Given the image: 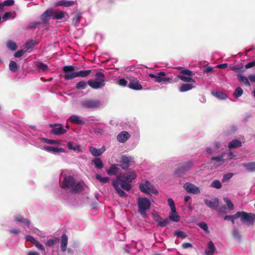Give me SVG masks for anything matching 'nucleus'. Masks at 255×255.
<instances>
[{
	"label": "nucleus",
	"instance_id": "f257e3e1",
	"mask_svg": "<svg viewBox=\"0 0 255 255\" xmlns=\"http://www.w3.org/2000/svg\"><path fill=\"white\" fill-rule=\"evenodd\" d=\"M130 183V182H128L125 179L121 178V175H118L115 179L113 180L112 184L120 197H127L128 196L127 194L121 189L120 185L124 190L129 191L131 188V185Z\"/></svg>",
	"mask_w": 255,
	"mask_h": 255
},
{
	"label": "nucleus",
	"instance_id": "f03ea898",
	"mask_svg": "<svg viewBox=\"0 0 255 255\" xmlns=\"http://www.w3.org/2000/svg\"><path fill=\"white\" fill-rule=\"evenodd\" d=\"M61 187L64 189H71L72 193L76 194L83 190V184L75 181L71 176H66L64 178Z\"/></svg>",
	"mask_w": 255,
	"mask_h": 255
},
{
	"label": "nucleus",
	"instance_id": "7ed1b4c3",
	"mask_svg": "<svg viewBox=\"0 0 255 255\" xmlns=\"http://www.w3.org/2000/svg\"><path fill=\"white\" fill-rule=\"evenodd\" d=\"M96 78L93 79H90L88 81L87 84L92 89H98L102 88L105 85V76L104 74L100 72H97L95 73Z\"/></svg>",
	"mask_w": 255,
	"mask_h": 255
},
{
	"label": "nucleus",
	"instance_id": "20e7f679",
	"mask_svg": "<svg viewBox=\"0 0 255 255\" xmlns=\"http://www.w3.org/2000/svg\"><path fill=\"white\" fill-rule=\"evenodd\" d=\"M138 212L143 217L146 215V211L150 208V200L146 198H138L137 201Z\"/></svg>",
	"mask_w": 255,
	"mask_h": 255
},
{
	"label": "nucleus",
	"instance_id": "39448f33",
	"mask_svg": "<svg viewBox=\"0 0 255 255\" xmlns=\"http://www.w3.org/2000/svg\"><path fill=\"white\" fill-rule=\"evenodd\" d=\"M166 73L164 72H160L157 73L156 75L153 74H150L149 75V76L150 78H154V81L158 83H171L172 82V79L166 77Z\"/></svg>",
	"mask_w": 255,
	"mask_h": 255
},
{
	"label": "nucleus",
	"instance_id": "423d86ee",
	"mask_svg": "<svg viewBox=\"0 0 255 255\" xmlns=\"http://www.w3.org/2000/svg\"><path fill=\"white\" fill-rule=\"evenodd\" d=\"M81 105L84 108L97 109L100 107L101 102L99 100L87 99L83 101Z\"/></svg>",
	"mask_w": 255,
	"mask_h": 255
},
{
	"label": "nucleus",
	"instance_id": "0eeeda50",
	"mask_svg": "<svg viewBox=\"0 0 255 255\" xmlns=\"http://www.w3.org/2000/svg\"><path fill=\"white\" fill-rule=\"evenodd\" d=\"M75 68L72 65L65 66L63 67V71L65 73L64 77L65 80H69L76 77V72H74Z\"/></svg>",
	"mask_w": 255,
	"mask_h": 255
},
{
	"label": "nucleus",
	"instance_id": "6e6552de",
	"mask_svg": "<svg viewBox=\"0 0 255 255\" xmlns=\"http://www.w3.org/2000/svg\"><path fill=\"white\" fill-rule=\"evenodd\" d=\"M240 214V217H241V221L242 222H246L249 224L253 223L255 219V214L254 213H248L244 211L240 212L238 211Z\"/></svg>",
	"mask_w": 255,
	"mask_h": 255
},
{
	"label": "nucleus",
	"instance_id": "1a4fd4ad",
	"mask_svg": "<svg viewBox=\"0 0 255 255\" xmlns=\"http://www.w3.org/2000/svg\"><path fill=\"white\" fill-rule=\"evenodd\" d=\"M49 127L53 128L50 130V133L56 135H60L63 134L66 132L61 125L60 124H50Z\"/></svg>",
	"mask_w": 255,
	"mask_h": 255
},
{
	"label": "nucleus",
	"instance_id": "9d476101",
	"mask_svg": "<svg viewBox=\"0 0 255 255\" xmlns=\"http://www.w3.org/2000/svg\"><path fill=\"white\" fill-rule=\"evenodd\" d=\"M149 184V182L148 181H146L145 184H140L139 185V189L143 193L150 194L153 193L155 194H157L158 192L156 189L154 188H151L148 186Z\"/></svg>",
	"mask_w": 255,
	"mask_h": 255
},
{
	"label": "nucleus",
	"instance_id": "9b49d317",
	"mask_svg": "<svg viewBox=\"0 0 255 255\" xmlns=\"http://www.w3.org/2000/svg\"><path fill=\"white\" fill-rule=\"evenodd\" d=\"M183 187L188 193L194 194H198L200 193L199 188L192 183H186Z\"/></svg>",
	"mask_w": 255,
	"mask_h": 255
},
{
	"label": "nucleus",
	"instance_id": "f8f14e48",
	"mask_svg": "<svg viewBox=\"0 0 255 255\" xmlns=\"http://www.w3.org/2000/svg\"><path fill=\"white\" fill-rule=\"evenodd\" d=\"M128 87L129 88L134 90H140L142 89V86L139 83L137 78L130 79Z\"/></svg>",
	"mask_w": 255,
	"mask_h": 255
},
{
	"label": "nucleus",
	"instance_id": "ddd939ff",
	"mask_svg": "<svg viewBox=\"0 0 255 255\" xmlns=\"http://www.w3.org/2000/svg\"><path fill=\"white\" fill-rule=\"evenodd\" d=\"M192 165V163L190 162L186 163L184 165L178 168L175 171V174L178 176H181L185 172L187 171Z\"/></svg>",
	"mask_w": 255,
	"mask_h": 255
},
{
	"label": "nucleus",
	"instance_id": "4468645a",
	"mask_svg": "<svg viewBox=\"0 0 255 255\" xmlns=\"http://www.w3.org/2000/svg\"><path fill=\"white\" fill-rule=\"evenodd\" d=\"M54 13V10L52 9H48L44 12H43L41 15V19L42 21L46 23L49 21V17H52Z\"/></svg>",
	"mask_w": 255,
	"mask_h": 255
},
{
	"label": "nucleus",
	"instance_id": "2eb2a0df",
	"mask_svg": "<svg viewBox=\"0 0 255 255\" xmlns=\"http://www.w3.org/2000/svg\"><path fill=\"white\" fill-rule=\"evenodd\" d=\"M205 204L212 209H217L219 205V199L215 198L213 201H210L208 199L204 200Z\"/></svg>",
	"mask_w": 255,
	"mask_h": 255
},
{
	"label": "nucleus",
	"instance_id": "dca6fc26",
	"mask_svg": "<svg viewBox=\"0 0 255 255\" xmlns=\"http://www.w3.org/2000/svg\"><path fill=\"white\" fill-rule=\"evenodd\" d=\"M132 158L131 157H128L126 155H122L121 157V162L122 163V168L124 170H126L129 165V163L132 160Z\"/></svg>",
	"mask_w": 255,
	"mask_h": 255
},
{
	"label": "nucleus",
	"instance_id": "f3484780",
	"mask_svg": "<svg viewBox=\"0 0 255 255\" xmlns=\"http://www.w3.org/2000/svg\"><path fill=\"white\" fill-rule=\"evenodd\" d=\"M130 134L128 132L123 131L117 135V138L118 141L124 143L130 137Z\"/></svg>",
	"mask_w": 255,
	"mask_h": 255
},
{
	"label": "nucleus",
	"instance_id": "a211bd4d",
	"mask_svg": "<svg viewBox=\"0 0 255 255\" xmlns=\"http://www.w3.org/2000/svg\"><path fill=\"white\" fill-rule=\"evenodd\" d=\"M106 150V148L105 146H102L100 149H97L95 147H90V151L91 153L95 157H98L100 156L103 154V153Z\"/></svg>",
	"mask_w": 255,
	"mask_h": 255
},
{
	"label": "nucleus",
	"instance_id": "6ab92c4d",
	"mask_svg": "<svg viewBox=\"0 0 255 255\" xmlns=\"http://www.w3.org/2000/svg\"><path fill=\"white\" fill-rule=\"evenodd\" d=\"M14 221L16 223H22L29 227L30 224V221L27 218H24L20 215L14 217Z\"/></svg>",
	"mask_w": 255,
	"mask_h": 255
},
{
	"label": "nucleus",
	"instance_id": "aec40b11",
	"mask_svg": "<svg viewBox=\"0 0 255 255\" xmlns=\"http://www.w3.org/2000/svg\"><path fill=\"white\" fill-rule=\"evenodd\" d=\"M119 175H121V178L125 179L128 182H131L136 177V175L134 172H128L126 175L120 174Z\"/></svg>",
	"mask_w": 255,
	"mask_h": 255
},
{
	"label": "nucleus",
	"instance_id": "412c9836",
	"mask_svg": "<svg viewBox=\"0 0 255 255\" xmlns=\"http://www.w3.org/2000/svg\"><path fill=\"white\" fill-rule=\"evenodd\" d=\"M68 236L66 234L62 235L61 241V249L63 252H65L68 244Z\"/></svg>",
	"mask_w": 255,
	"mask_h": 255
},
{
	"label": "nucleus",
	"instance_id": "4be33fe9",
	"mask_svg": "<svg viewBox=\"0 0 255 255\" xmlns=\"http://www.w3.org/2000/svg\"><path fill=\"white\" fill-rule=\"evenodd\" d=\"M43 149L48 152L52 153L64 152L65 151V150L62 148H57L50 146H45Z\"/></svg>",
	"mask_w": 255,
	"mask_h": 255
},
{
	"label": "nucleus",
	"instance_id": "5701e85b",
	"mask_svg": "<svg viewBox=\"0 0 255 255\" xmlns=\"http://www.w3.org/2000/svg\"><path fill=\"white\" fill-rule=\"evenodd\" d=\"M35 66L38 72H47L49 70L48 66L42 62H37Z\"/></svg>",
	"mask_w": 255,
	"mask_h": 255
},
{
	"label": "nucleus",
	"instance_id": "b1692460",
	"mask_svg": "<svg viewBox=\"0 0 255 255\" xmlns=\"http://www.w3.org/2000/svg\"><path fill=\"white\" fill-rule=\"evenodd\" d=\"M69 121L74 124L83 125L84 122L81 120V118L77 115H72L69 118Z\"/></svg>",
	"mask_w": 255,
	"mask_h": 255
},
{
	"label": "nucleus",
	"instance_id": "393cba45",
	"mask_svg": "<svg viewBox=\"0 0 255 255\" xmlns=\"http://www.w3.org/2000/svg\"><path fill=\"white\" fill-rule=\"evenodd\" d=\"M155 221L157 223L158 226L164 227L169 224L170 219H169V218L163 219L159 217L155 220Z\"/></svg>",
	"mask_w": 255,
	"mask_h": 255
},
{
	"label": "nucleus",
	"instance_id": "a878e982",
	"mask_svg": "<svg viewBox=\"0 0 255 255\" xmlns=\"http://www.w3.org/2000/svg\"><path fill=\"white\" fill-rule=\"evenodd\" d=\"M242 145V142L240 140L234 139L229 143L228 147L230 149H232L241 147Z\"/></svg>",
	"mask_w": 255,
	"mask_h": 255
},
{
	"label": "nucleus",
	"instance_id": "bb28decb",
	"mask_svg": "<svg viewBox=\"0 0 255 255\" xmlns=\"http://www.w3.org/2000/svg\"><path fill=\"white\" fill-rule=\"evenodd\" d=\"M243 166L250 172H255V162H248L243 164Z\"/></svg>",
	"mask_w": 255,
	"mask_h": 255
},
{
	"label": "nucleus",
	"instance_id": "cd10ccee",
	"mask_svg": "<svg viewBox=\"0 0 255 255\" xmlns=\"http://www.w3.org/2000/svg\"><path fill=\"white\" fill-rule=\"evenodd\" d=\"M118 165L112 164L107 171V174L109 175H116L118 173Z\"/></svg>",
	"mask_w": 255,
	"mask_h": 255
},
{
	"label": "nucleus",
	"instance_id": "c85d7f7f",
	"mask_svg": "<svg viewBox=\"0 0 255 255\" xmlns=\"http://www.w3.org/2000/svg\"><path fill=\"white\" fill-rule=\"evenodd\" d=\"M95 71L94 70L90 69L84 71H79L76 72V77H86L88 76L92 71Z\"/></svg>",
	"mask_w": 255,
	"mask_h": 255
},
{
	"label": "nucleus",
	"instance_id": "c756f323",
	"mask_svg": "<svg viewBox=\"0 0 255 255\" xmlns=\"http://www.w3.org/2000/svg\"><path fill=\"white\" fill-rule=\"evenodd\" d=\"M194 86L191 84H182L179 87V91L181 92H185L192 89Z\"/></svg>",
	"mask_w": 255,
	"mask_h": 255
},
{
	"label": "nucleus",
	"instance_id": "7c9ffc66",
	"mask_svg": "<svg viewBox=\"0 0 255 255\" xmlns=\"http://www.w3.org/2000/svg\"><path fill=\"white\" fill-rule=\"evenodd\" d=\"M215 247L212 241H210L208 243L207 250L205 251L207 255L210 254H213L215 252Z\"/></svg>",
	"mask_w": 255,
	"mask_h": 255
},
{
	"label": "nucleus",
	"instance_id": "2f4dec72",
	"mask_svg": "<svg viewBox=\"0 0 255 255\" xmlns=\"http://www.w3.org/2000/svg\"><path fill=\"white\" fill-rule=\"evenodd\" d=\"M59 242V239L57 237H53L47 241L45 245L48 247H52L57 244Z\"/></svg>",
	"mask_w": 255,
	"mask_h": 255
},
{
	"label": "nucleus",
	"instance_id": "473e14b6",
	"mask_svg": "<svg viewBox=\"0 0 255 255\" xmlns=\"http://www.w3.org/2000/svg\"><path fill=\"white\" fill-rule=\"evenodd\" d=\"M93 163H94L95 166L97 169H101L104 167V164L102 160L99 158H95L93 161Z\"/></svg>",
	"mask_w": 255,
	"mask_h": 255
},
{
	"label": "nucleus",
	"instance_id": "72a5a7b5",
	"mask_svg": "<svg viewBox=\"0 0 255 255\" xmlns=\"http://www.w3.org/2000/svg\"><path fill=\"white\" fill-rule=\"evenodd\" d=\"M212 94L217 98L221 100H225L227 98V95L222 92H212Z\"/></svg>",
	"mask_w": 255,
	"mask_h": 255
},
{
	"label": "nucleus",
	"instance_id": "f704fd0d",
	"mask_svg": "<svg viewBox=\"0 0 255 255\" xmlns=\"http://www.w3.org/2000/svg\"><path fill=\"white\" fill-rule=\"evenodd\" d=\"M65 14V13L62 11H54V15L52 16V19H61L64 17Z\"/></svg>",
	"mask_w": 255,
	"mask_h": 255
},
{
	"label": "nucleus",
	"instance_id": "c9c22d12",
	"mask_svg": "<svg viewBox=\"0 0 255 255\" xmlns=\"http://www.w3.org/2000/svg\"><path fill=\"white\" fill-rule=\"evenodd\" d=\"M237 77L240 82L243 83L246 86H251V84L249 81L248 78H247L246 76L242 75L241 74H239L237 75Z\"/></svg>",
	"mask_w": 255,
	"mask_h": 255
},
{
	"label": "nucleus",
	"instance_id": "e433bc0d",
	"mask_svg": "<svg viewBox=\"0 0 255 255\" xmlns=\"http://www.w3.org/2000/svg\"><path fill=\"white\" fill-rule=\"evenodd\" d=\"M240 214L237 212L235 215H226L224 217V220H230L232 224H234V221L235 219H237L240 217Z\"/></svg>",
	"mask_w": 255,
	"mask_h": 255
},
{
	"label": "nucleus",
	"instance_id": "4c0bfd02",
	"mask_svg": "<svg viewBox=\"0 0 255 255\" xmlns=\"http://www.w3.org/2000/svg\"><path fill=\"white\" fill-rule=\"evenodd\" d=\"M68 147L69 149L73 150L74 151L77 150L81 151L80 146L78 144H74L72 142H69L67 144Z\"/></svg>",
	"mask_w": 255,
	"mask_h": 255
},
{
	"label": "nucleus",
	"instance_id": "58836bf2",
	"mask_svg": "<svg viewBox=\"0 0 255 255\" xmlns=\"http://www.w3.org/2000/svg\"><path fill=\"white\" fill-rule=\"evenodd\" d=\"M6 46L8 49L14 51L17 49V45L15 42L12 40H8L6 43Z\"/></svg>",
	"mask_w": 255,
	"mask_h": 255
},
{
	"label": "nucleus",
	"instance_id": "ea45409f",
	"mask_svg": "<svg viewBox=\"0 0 255 255\" xmlns=\"http://www.w3.org/2000/svg\"><path fill=\"white\" fill-rule=\"evenodd\" d=\"M96 178L103 184L109 182L110 179L109 177H102L101 175L99 174L96 175Z\"/></svg>",
	"mask_w": 255,
	"mask_h": 255
},
{
	"label": "nucleus",
	"instance_id": "a19ab883",
	"mask_svg": "<svg viewBox=\"0 0 255 255\" xmlns=\"http://www.w3.org/2000/svg\"><path fill=\"white\" fill-rule=\"evenodd\" d=\"M82 18V14L81 13H78L75 17L72 18V23L75 25H77L80 23V20Z\"/></svg>",
	"mask_w": 255,
	"mask_h": 255
},
{
	"label": "nucleus",
	"instance_id": "79ce46f5",
	"mask_svg": "<svg viewBox=\"0 0 255 255\" xmlns=\"http://www.w3.org/2000/svg\"><path fill=\"white\" fill-rule=\"evenodd\" d=\"M87 86V84L85 81H81L76 84V88L78 90H83L86 89Z\"/></svg>",
	"mask_w": 255,
	"mask_h": 255
},
{
	"label": "nucleus",
	"instance_id": "37998d69",
	"mask_svg": "<svg viewBox=\"0 0 255 255\" xmlns=\"http://www.w3.org/2000/svg\"><path fill=\"white\" fill-rule=\"evenodd\" d=\"M9 68L11 72H15L18 70V65L15 62L11 61L9 64Z\"/></svg>",
	"mask_w": 255,
	"mask_h": 255
},
{
	"label": "nucleus",
	"instance_id": "c03bdc74",
	"mask_svg": "<svg viewBox=\"0 0 255 255\" xmlns=\"http://www.w3.org/2000/svg\"><path fill=\"white\" fill-rule=\"evenodd\" d=\"M243 94V90L240 87L236 88L233 96L234 97L237 98L241 97Z\"/></svg>",
	"mask_w": 255,
	"mask_h": 255
},
{
	"label": "nucleus",
	"instance_id": "a18cd8bd",
	"mask_svg": "<svg viewBox=\"0 0 255 255\" xmlns=\"http://www.w3.org/2000/svg\"><path fill=\"white\" fill-rule=\"evenodd\" d=\"M38 43L34 40H28L25 43V48L27 50L32 48L35 45L37 44Z\"/></svg>",
	"mask_w": 255,
	"mask_h": 255
},
{
	"label": "nucleus",
	"instance_id": "49530a36",
	"mask_svg": "<svg viewBox=\"0 0 255 255\" xmlns=\"http://www.w3.org/2000/svg\"><path fill=\"white\" fill-rule=\"evenodd\" d=\"M197 225L201 228L203 230L205 231L206 233H209V231L208 229V227L207 224L203 222L198 223Z\"/></svg>",
	"mask_w": 255,
	"mask_h": 255
},
{
	"label": "nucleus",
	"instance_id": "de8ad7c7",
	"mask_svg": "<svg viewBox=\"0 0 255 255\" xmlns=\"http://www.w3.org/2000/svg\"><path fill=\"white\" fill-rule=\"evenodd\" d=\"M178 78L184 82H195V80L190 77L178 75Z\"/></svg>",
	"mask_w": 255,
	"mask_h": 255
},
{
	"label": "nucleus",
	"instance_id": "09e8293b",
	"mask_svg": "<svg viewBox=\"0 0 255 255\" xmlns=\"http://www.w3.org/2000/svg\"><path fill=\"white\" fill-rule=\"evenodd\" d=\"M174 235L177 237L181 238L182 239L186 238L187 237V235L185 232L179 230H176L174 232Z\"/></svg>",
	"mask_w": 255,
	"mask_h": 255
},
{
	"label": "nucleus",
	"instance_id": "8fccbe9b",
	"mask_svg": "<svg viewBox=\"0 0 255 255\" xmlns=\"http://www.w3.org/2000/svg\"><path fill=\"white\" fill-rule=\"evenodd\" d=\"M211 186L216 189H220L222 187V184L219 180H216L212 182Z\"/></svg>",
	"mask_w": 255,
	"mask_h": 255
},
{
	"label": "nucleus",
	"instance_id": "3c124183",
	"mask_svg": "<svg viewBox=\"0 0 255 255\" xmlns=\"http://www.w3.org/2000/svg\"><path fill=\"white\" fill-rule=\"evenodd\" d=\"M169 219H170V221L177 222L180 220V216L177 214H170Z\"/></svg>",
	"mask_w": 255,
	"mask_h": 255
},
{
	"label": "nucleus",
	"instance_id": "603ef678",
	"mask_svg": "<svg viewBox=\"0 0 255 255\" xmlns=\"http://www.w3.org/2000/svg\"><path fill=\"white\" fill-rule=\"evenodd\" d=\"M43 141H44V142H45L47 144H58V145H59L60 144L59 141L57 140L49 139L48 138H44Z\"/></svg>",
	"mask_w": 255,
	"mask_h": 255
},
{
	"label": "nucleus",
	"instance_id": "864d4df0",
	"mask_svg": "<svg viewBox=\"0 0 255 255\" xmlns=\"http://www.w3.org/2000/svg\"><path fill=\"white\" fill-rule=\"evenodd\" d=\"M224 201L225 202H226L227 205L229 207V208L231 210L234 209V206L233 203L227 198H224Z\"/></svg>",
	"mask_w": 255,
	"mask_h": 255
},
{
	"label": "nucleus",
	"instance_id": "5fc2aeb1",
	"mask_svg": "<svg viewBox=\"0 0 255 255\" xmlns=\"http://www.w3.org/2000/svg\"><path fill=\"white\" fill-rule=\"evenodd\" d=\"M223 155H220L217 156H213L211 158V160L213 161H216L218 162H222V163L220 164V165H222L223 163Z\"/></svg>",
	"mask_w": 255,
	"mask_h": 255
},
{
	"label": "nucleus",
	"instance_id": "6e6d98bb",
	"mask_svg": "<svg viewBox=\"0 0 255 255\" xmlns=\"http://www.w3.org/2000/svg\"><path fill=\"white\" fill-rule=\"evenodd\" d=\"M233 235L234 237L237 240H241V236L240 234L239 231L237 229H234L233 231Z\"/></svg>",
	"mask_w": 255,
	"mask_h": 255
},
{
	"label": "nucleus",
	"instance_id": "4d7b16f0",
	"mask_svg": "<svg viewBox=\"0 0 255 255\" xmlns=\"http://www.w3.org/2000/svg\"><path fill=\"white\" fill-rule=\"evenodd\" d=\"M181 73L189 76H192L194 75V74L193 73L192 71L188 70V69H182L181 71Z\"/></svg>",
	"mask_w": 255,
	"mask_h": 255
},
{
	"label": "nucleus",
	"instance_id": "13d9d810",
	"mask_svg": "<svg viewBox=\"0 0 255 255\" xmlns=\"http://www.w3.org/2000/svg\"><path fill=\"white\" fill-rule=\"evenodd\" d=\"M233 176V174L232 173H229L225 174L222 178V182H226V181L230 179Z\"/></svg>",
	"mask_w": 255,
	"mask_h": 255
},
{
	"label": "nucleus",
	"instance_id": "bf43d9fd",
	"mask_svg": "<svg viewBox=\"0 0 255 255\" xmlns=\"http://www.w3.org/2000/svg\"><path fill=\"white\" fill-rule=\"evenodd\" d=\"M13 0H6L4 1L3 2H1L2 6H11L14 4Z\"/></svg>",
	"mask_w": 255,
	"mask_h": 255
},
{
	"label": "nucleus",
	"instance_id": "052dcab7",
	"mask_svg": "<svg viewBox=\"0 0 255 255\" xmlns=\"http://www.w3.org/2000/svg\"><path fill=\"white\" fill-rule=\"evenodd\" d=\"M41 24V22L39 21H33L30 22L29 24V27L31 28H34L38 26L39 25Z\"/></svg>",
	"mask_w": 255,
	"mask_h": 255
},
{
	"label": "nucleus",
	"instance_id": "680f3d73",
	"mask_svg": "<svg viewBox=\"0 0 255 255\" xmlns=\"http://www.w3.org/2000/svg\"><path fill=\"white\" fill-rule=\"evenodd\" d=\"M38 249L41 250H44V248L43 246V245L40 243L37 240H36V241L33 244Z\"/></svg>",
	"mask_w": 255,
	"mask_h": 255
},
{
	"label": "nucleus",
	"instance_id": "e2e57ef3",
	"mask_svg": "<svg viewBox=\"0 0 255 255\" xmlns=\"http://www.w3.org/2000/svg\"><path fill=\"white\" fill-rule=\"evenodd\" d=\"M25 239L27 241L30 242L32 244H34L36 240L33 237L31 236H25Z\"/></svg>",
	"mask_w": 255,
	"mask_h": 255
},
{
	"label": "nucleus",
	"instance_id": "0e129e2a",
	"mask_svg": "<svg viewBox=\"0 0 255 255\" xmlns=\"http://www.w3.org/2000/svg\"><path fill=\"white\" fill-rule=\"evenodd\" d=\"M118 84L122 86H126L128 82L126 80H125L124 78L121 79L118 81Z\"/></svg>",
	"mask_w": 255,
	"mask_h": 255
},
{
	"label": "nucleus",
	"instance_id": "69168bd1",
	"mask_svg": "<svg viewBox=\"0 0 255 255\" xmlns=\"http://www.w3.org/2000/svg\"><path fill=\"white\" fill-rule=\"evenodd\" d=\"M64 2H65L64 6H65V7H68V6L73 5L75 3V2L74 1H72V0H69V1L64 0Z\"/></svg>",
	"mask_w": 255,
	"mask_h": 255
},
{
	"label": "nucleus",
	"instance_id": "338daca9",
	"mask_svg": "<svg viewBox=\"0 0 255 255\" xmlns=\"http://www.w3.org/2000/svg\"><path fill=\"white\" fill-rule=\"evenodd\" d=\"M24 51L22 50H18V51H17L15 53L14 57H17V58L20 57L23 55V54H24Z\"/></svg>",
	"mask_w": 255,
	"mask_h": 255
},
{
	"label": "nucleus",
	"instance_id": "774afa93",
	"mask_svg": "<svg viewBox=\"0 0 255 255\" xmlns=\"http://www.w3.org/2000/svg\"><path fill=\"white\" fill-rule=\"evenodd\" d=\"M255 66V61H253L251 62H249L245 65V68L246 69H249Z\"/></svg>",
	"mask_w": 255,
	"mask_h": 255
}]
</instances>
